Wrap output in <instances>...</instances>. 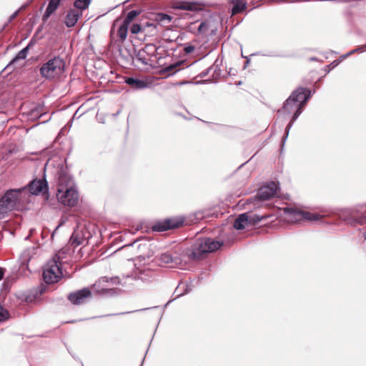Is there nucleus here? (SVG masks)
<instances>
[{
  "label": "nucleus",
  "instance_id": "1",
  "mask_svg": "<svg viewBox=\"0 0 366 366\" xmlns=\"http://www.w3.org/2000/svg\"><path fill=\"white\" fill-rule=\"evenodd\" d=\"M223 245L221 241H217L209 237L198 239L192 247V250L187 249L184 254L177 251H168L162 253L157 258L160 266L175 267L186 263V257L189 260H199L204 255L214 252Z\"/></svg>",
  "mask_w": 366,
  "mask_h": 366
},
{
  "label": "nucleus",
  "instance_id": "2",
  "mask_svg": "<svg viewBox=\"0 0 366 366\" xmlns=\"http://www.w3.org/2000/svg\"><path fill=\"white\" fill-rule=\"evenodd\" d=\"M28 199L26 187L8 189L0 199V219L9 212L20 209Z\"/></svg>",
  "mask_w": 366,
  "mask_h": 366
},
{
  "label": "nucleus",
  "instance_id": "3",
  "mask_svg": "<svg viewBox=\"0 0 366 366\" xmlns=\"http://www.w3.org/2000/svg\"><path fill=\"white\" fill-rule=\"evenodd\" d=\"M42 276L44 281L48 285L54 284L61 279L62 271L58 254H56L44 266Z\"/></svg>",
  "mask_w": 366,
  "mask_h": 366
},
{
  "label": "nucleus",
  "instance_id": "4",
  "mask_svg": "<svg viewBox=\"0 0 366 366\" xmlns=\"http://www.w3.org/2000/svg\"><path fill=\"white\" fill-rule=\"evenodd\" d=\"M65 62L59 56H54L44 63L39 69L42 77L50 79L64 71Z\"/></svg>",
  "mask_w": 366,
  "mask_h": 366
},
{
  "label": "nucleus",
  "instance_id": "5",
  "mask_svg": "<svg viewBox=\"0 0 366 366\" xmlns=\"http://www.w3.org/2000/svg\"><path fill=\"white\" fill-rule=\"evenodd\" d=\"M345 224L351 227L366 224V206L345 209Z\"/></svg>",
  "mask_w": 366,
  "mask_h": 366
},
{
  "label": "nucleus",
  "instance_id": "6",
  "mask_svg": "<svg viewBox=\"0 0 366 366\" xmlns=\"http://www.w3.org/2000/svg\"><path fill=\"white\" fill-rule=\"evenodd\" d=\"M302 107H301V104L296 103L293 100H291L289 104H287V99L284 103L283 107L281 109L278 111V112H285L287 114H290L293 113L292 118L290 121V122L287 124L285 129V134L282 137V147H283L287 137L289 134L290 129L292 127L294 122L296 121V119L299 117V116L302 112Z\"/></svg>",
  "mask_w": 366,
  "mask_h": 366
},
{
  "label": "nucleus",
  "instance_id": "7",
  "mask_svg": "<svg viewBox=\"0 0 366 366\" xmlns=\"http://www.w3.org/2000/svg\"><path fill=\"white\" fill-rule=\"evenodd\" d=\"M57 199L59 202L65 206L74 207L79 201V193L76 187H71L68 188L57 189Z\"/></svg>",
  "mask_w": 366,
  "mask_h": 366
},
{
  "label": "nucleus",
  "instance_id": "8",
  "mask_svg": "<svg viewBox=\"0 0 366 366\" xmlns=\"http://www.w3.org/2000/svg\"><path fill=\"white\" fill-rule=\"evenodd\" d=\"M183 217H171L155 222L152 225V230L155 232H164L169 229L178 228L184 224Z\"/></svg>",
  "mask_w": 366,
  "mask_h": 366
},
{
  "label": "nucleus",
  "instance_id": "9",
  "mask_svg": "<svg viewBox=\"0 0 366 366\" xmlns=\"http://www.w3.org/2000/svg\"><path fill=\"white\" fill-rule=\"evenodd\" d=\"M132 276L135 280H140L143 284L149 285L156 280L157 273L149 266H144L137 267Z\"/></svg>",
  "mask_w": 366,
  "mask_h": 366
},
{
  "label": "nucleus",
  "instance_id": "10",
  "mask_svg": "<svg viewBox=\"0 0 366 366\" xmlns=\"http://www.w3.org/2000/svg\"><path fill=\"white\" fill-rule=\"evenodd\" d=\"M285 212L289 215L290 219L292 222H299L300 220L317 221L321 216L317 214L304 212L295 208L287 207Z\"/></svg>",
  "mask_w": 366,
  "mask_h": 366
},
{
  "label": "nucleus",
  "instance_id": "11",
  "mask_svg": "<svg viewBox=\"0 0 366 366\" xmlns=\"http://www.w3.org/2000/svg\"><path fill=\"white\" fill-rule=\"evenodd\" d=\"M25 187L28 191V195L46 194L49 192L47 181L45 178L34 179L31 181Z\"/></svg>",
  "mask_w": 366,
  "mask_h": 366
},
{
  "label": "nucleus",
  "instance_id": "12",
  "mask_svg": "<svg viewBox=\"0 0 366 366\" xmlns=\"http://www.w3.org/2000/svg\"><path fill=\"white\" fill-rule=\"evenodd\" d=\"M279 189L280 186L278 182H268L259 188L256 194V197L260 201L268 200L276 195Z\"/></svg>",
  "mask_w": 366,
  "mask_h": 366
},
{
  "label": "nucleus",
  "instance_id": "13",
  "mask_svg": "<svg viewBox=\"0 0 366 366\" xmlns=\"http://www.w3.org/2000/svg\"><path fill=\"white\" fill-rule=\"evenodd\" d=\"M311 97V91L307 88L299 87L292 92L291 95L287 98V104L293 100L296 103L301 104L303 108L307 102Z\"/></svg>",
  "mask_w": 366,
  "mask_h": 366
},
{
  "label": "nucleus",
  "instance_id": "14",
  "mask_svg": "<svg viewBox=\"0 0 366 366\" xmlns=\"http://www.w3.org/2000/svg\"><path fill=\"white\" fill-rule=\"evenodd\" d=\"M58 187L57 189H66L74 186L73 178L63 168H60L57 173Z\"/></svg>",
  "mask_w": 366,
  "mask_h": 366
},
{
  "label": "nucleus",
  "instance_id": "15",
  "mask_svg": "<svg viewBox=\"0 0 366 366\" xmlns=\"http://www.w3.org/2000/svg\"><path fill=\"white\" fill-rule=\"evenodd\" d=\"M92 292L88 287H84L76 292H71L68 295L69 300L74 305H80L84 302V300L90 297Z\"/></svg>",
  "mask_w": 366,
  "mask_h": 366
},
{
  "label": "nucleus",
  "instance_id": "16",
  "mask_svg": "<svg viewBox=\"0 0 366 366\" xmlns=\"http://www.w3.org/2000/svg\"><path fill=\"white\" fill-rule=\"evenodd\" d=\"M82 16V11L75 9H70L65 17L64 23L69 28L75 26L79 19Z\"/></svg>",
  "mask_w": 366,
  "mask_h": 366
},
{
  "label": "nucleus",
  "instance_id": "17",
  "mask_svg": "<svg viewBox=\"0 0 366 366\" xmlns=\"http://www.w3.org/2000/svg\"><path fill=\"white\" fill-rule=\"evenodd\" d=\"M37 248L31 247L24 249L20 255L21 266H27L31 259L36 254Z\"/></svg>",
  "mask_w": 366,
  "mask_h": 366
},
{
  "label": "nucleus",
  "instance_id": "18",
  "mask_svg": "<svg viewBox=\"0 0 366 366\" xmlns=\"http://www.w3.org/2000/svg\"><path fill=\"white\" fill-rule=\"evenodd\" d=\"M61 0H49L44 14L42 16V21L46 22L48 19L57 10Z\"/></svg>",
  "mask_w": 366,
  "mask_h": 366
},
{
  "label": "nucleus",
  "instance_id": "19",
  "mask_svg": "<svg viewBox=\"0 0 366 366\" xmlns=\"http://www.w3.org/2000/svg\"><path fill=\"white\" fill-rule=\"evenodd\" d=\"M199 4L194 1H177L174 3L173 8L179 10L195 11Z\"/></svg>",
  "mask_w": 366,
  "mask_h": 366
},
{
  "label": "nucleus",
  "instance_id": "20",
  "mask_svg": "<svg viewBox=\"0 0 366 366\" xmlns=\"http://www.w3.org/2000/svg\"><path fill=\"white\" fill-rule=\"evenodd\" d=\"M149 27H152L153 29H155V24L154 23L146 22L144 24H133L130 28V31L133 34H137L139 33H147L148 31V29Z\"/></svg>",
  "mask_w": 366,
  "mask_h": 366
},
{
  "label": "nucleus",
  "instance_id": "21",
  "mask_svg": "<svg viewBox=\"0 0 366 366\" xmlns=\"http://www.w3.org/2000/svg\"><path fill=\"white\" fill-rule=\"evenodd\" d=\"M125 83L134 89H142L148 86V83L144 80L129 76L125 79Z\"/></svg>",
  "mask_w": 366,
  "mask_h": 366
},
{
  "label": "nucleus",
  "instance_id": "22",
  "mask_svg": "<svg viewBox=\"0 0 366 366\" xmlns=\"http://www.w3.org/2000/svg\"><path fill=\"white\" fill-rule=\"evenodd\" d=\"M215 31L216 29L212 26V21L209 20L202 21L197 27L198 34H213Z\"/></svg>",
  "mask_w": 366,
  "mask_h": 366
},
{
  "label": "nucleus",
  "instance_id": "23",
  "mask_svg": "<svg viewBox=\"0 0 366 366\" xmlns=\"http://www.w3.org/2000/svg\"><path fill=\"white\" fill-rule=\"evenodd\" d=\"M109 282H111L112 285H119L120 283V281H119V279L118 277H111V278H109L107 277H101L99 280L97 284L99 286L100 285L102 286V294H106V293L110 292L113 290L112 289H107V288L104 287V283H108Z\"/></svg>",
  "mask_w": 366,
  "mask_h": 366
},
{
  "label": "nucleus",
  "instance_id": "24",
  "mask_svg": "<svg viewBox=\"0 0 366 366\" xmlns=\"http://www.w3.org/2000/svg\"><path fill=\"white\" fill-rule=\"evenodd\" d=\"M29 52V47H24L20 50L12 60L0 71V75L6 70L11 67V66L19 60H24L26 58Z\"/></svg>",
  "mask_w": 366,
  "mask_h": 366
},
{
  "label": "nucleus",
  "instance_id": "25",
  "mask_svg": "<svg viewBox=\"0 0 366 366\" xmlns=\"http://www.w3.org/2000/svg\"><path fill=\"white\" fill-rule=\"evenodd\" d=\"M233 226L237 230H242L247 226H249L248 223V213L240 214L234 220Z\"/></svg>",
  "mask_w": 366,
  "mask_h": 366
},
{
  "label": "nucleus",
  "instance_id": "26",
  "mask_svg": "<svg viewBox=\"0 0 366 366\" xmlns=\"http://www.w3.org/2000/svg\"><path fill=\"white\" fill-rule=\"evenodd\" d=\"M45 114L44 106L39 104L28 112V117L31 119L41 118Z\"/></svg>",
  "mask_w": 366,
  "mask_h": 366
},
{
  "label": "nucleus",
  "instance_id": "27",
  "mask_svg": "<svg viewBox=\"0 0 366 366\" xmlns=\"http://www.w3.org/2000/svg\"><path fill=\"white\" fill-rule=\"evenodd\" d=\"M230 1L233 4V14L241 13L247 9V3L242 0H230Z\"/></svg>",
  "mask_w": 366,
  "mask_h": 366
},
{
  "label": "nucleus",
  "instance_id": "28",
  "mask_svg": "<svg viewBox=\"0 0 366 366\" xmlns=\"http://www.w3.org/2000/svg\"><path fill=\"white\" fill-rule=\"evenodd\" d=\"M129 26V25L122 22L117 30V35L121 41V43H122L127 39Z\"/></svg>",
  "mask_w": 366,
  "mask_h": 366
},
{
  "label": "nucleus",
  "instance_id": "29",
  "mask_svg": "<svg viewBox=\"0 0 366 366\" xmlns=\"http://www.w3.org/2000/svg\"><path fill=\"white\" fill-rule=\"evenodd\" d=\"M90 2L91 0H76L74 3V6L75 9L82 11L89 7Z\"/></svg>",
  "mask_w": 366,
  "mask_h": 366
},
{
  "label": "nucleus",
  "instance_id": "30",
  "mask_svg": "<svg viewBox=\"0 0 366 366\" xmlns=\"http://www.w3.org/2000/svg\"><path fill=\"white\" fill-rule=\"evenodd\" d=\"M265 216H260L256 214L248 213V223L249 226H254L261 222L262 219H265Z\"/></svg>",
  "mask_w": 366,
  "mask_h": 366
},
{
  "label": "nucleus",
  "instance_id": "31",
  "mask_svg": "<svg viewBox=\"0 0 366 366\" xmlns=\"http://www.w3.org/2000/svg\"><path fill=\"white\" fill-rule=\"evenodd\" d=\"M134 54L135 58L138 61L141 62L143 65L149 64V59L145 56L146 54H144L142 49L135 51Z\"/></svg>",
  "mask_w": 366,
  "mask_h": 366
},
{
  "label": "nucleus",
  "instance_id": "32",
  "mask_svg": "<svg viewBox=\"0 0 366 366\" xmlns=\"http://www.w3.org/2000/svg\"><path fill=\"white\" fill-rule=\"evenodd\" d=\"M139 14V11H137V10H132L128 12V14H127V16H125V18L123 20V22L128 24V25H130V24L132 23V21Z\"/></svg>",
  "mask_w": 366,
  "mask_h": 366
},
{
  "label": "nucleus",
  "instance_id": "33",
  "mask_svg": "<svg viewBox=\"0 0 366 366\" xmlns=\"http://www.w3.org/2000/svg\"><path fill=\"white\" fill-rule=\"evenodd\" d=\"M157 20L160 23H170L172 17L167 14L159 13L157 15Z\"/></svg>",
  "mask_w": 366,
  "mask_h": 366
},
{
  "label": "nucleus",
  "instance_id": "34",
  "mask_svg": "<svg viewBox=\"0 0 366 366\" xmlns=\"http://www.w3.org/2000/svg\"><path fill=\"white\" fill-rule=\"evenodd\" d=\"M157 46L154 44H147L142 50L144 54L148 55H154V54L157 51Z\"/></svg>",
  "mask_w": 366,
  "mask_h": 366
},
{
  "label": "nucleus",
  "instance_id": "35",
  "mask_svg": "<svg viewBox=\"0 0 366 366\" xmlns=\"http://www.w3.org/2000/svg\"><path fill=\"white\" fill-rule=\"evenodd\" d=\"M9 318V313L7 310L0 305V322L5 321Z\"/></svg>",
  "mask_w": 366,
  "mask_h": 366
},
{
  "label": "nucleus",
  "instance_id": "36",
  "mask_svg": "<svg viewBox=\"0 0 366 366\" xmlns=\"http://www.w3.org/2000/svg\"><path fill=\"white\" fill-rule=\"evenodd\" d=\"M218 60L217 59L214 64L211 66L213 67V74L212 77L216 78L221 75V71L219 69V65L217 64Z\"/></svg>",
  "mask_w": 366,
  "mask_h": 366
},
{
  "label": "nucleus",
  "instance_id": "37",
  "mask_svg": "<svg viewBox=\"0 0 366 366\" xmlns=\"http://www.w3.org/2000/svg\"><path fill=\"white\" fill-rule=\"evenodd\" d=\"M181 64H182V61H177L176 63L169 64L165 67L164 70L167 72L172 71L175 69L177 71L178 69H177V68Z\"/></svg>",
  "mask_w": 366,
  "mask_h": 366
},
{
  "label": "nucleus",
  "instance_id": "38",
  "mask_svg": "<svg viewBox=\"0 0 366 366\" xmlns=\"http://www.w3.org/2000/svg\"><path fill=\"white\" fill-rule=\"evenodd\" d=\"M342 59H343V55L340 56L338 59L333 61L330 64L327 65V68H328V71H330L336 67L341 62Z\"/></svg>",
  "mask_w": 366,
  "mask_h": 366
},
{
  "label": "nucleus",
  "instance_id": "39",
  "mask_svg": "<svg viewBox=\"0 0 366 366\" xmlns=\"http://www.w3.org/2000/svg\"><path fill=\"white\" fill-rule=\"evenodd\" d=\"M19 10H16L15 12H14L9 17V19H8V21L4 25V26L2 27V29H1V31H3L9 24H10L13 20H14L16 16L19 15Z\"/></svg>",
  "mask_w": 366,
  "mask_h": 366
},
{
  "label": "nucleus",
  "instance_id": "40",
  "mask_svg": "<svg viewBox=\"0 0 366 366\" xmlns=\"http://www.w3.org/2000/svg\"><path fill=\"white\" fill-rule=\"evenodd\" d=\"M71 241L72 244H76L77 246L82 244L81 239H79L74 233L71 237Z\"/></svg>",
  "mask_w": 366,
  "mask_h": 366
},
{
  "label": "nucleus",
  "instance_id": "41",
  "mask_svg": "<svg viewBox=\"0 0 366 366\" xmlns=\"http://www.w3.org/2000/svg\"><path fill=\"white\" fill-rule=\"evenodd\" d=\"M194 46L192 44H186L184 47V51L186 54H191L194 50Z\"/></svg>",
  "mask_w": 366,
  "mask_h": 366
},
{
  "label": "nucleus",
  "instance_id": "42",
  "mask_svg": "<svg viewBox=\"0 0 366 366\" xmlns=\"http://www.w3.org/2000/svg\"><path fill=\"white\" fill-rule=\"evenodd\" d=\"M212 69L213 67H209L207 69L204 70L199 74L200 77L203 78L207 76Z\"/></svg>",
  "mask_w": 366,
  "mask_h": 366
},
{
  "label": "nucleus",
  "instance_id": "43",
  "mask_svg": "<svg viewBox=\"0 0 366 366\" xmlns=\"http://www.w3.org/2000/svg\"><path fill=\"white\" fill-rule=\"evenodd\" d=\"M365 48H366V44H365V46H363L362 47H360V48H358V49H357V50H361V51H362ZM355 51H357V49L352 50V51H350V52H348V53H347V54H345V55H344L345 59L346 57H347V56H350V55H351L353 52H355Z\"/></svg>",
  "mask_w": 366,
  "mask_h": 366
},
{
  "label": "nucleus",
  "instance_id": "44",
  "mask_svg": "<svg viewBox=\"0 0 366 366\" xmlns=\"http://www.w3.org/2000/svg\"><path fill=\"white\" fill-rule=\"evenodd\" d=\"M156 33V28L154 29H152V27H149L148 29V31L147 33H144V35H150V36H153Z\"/></svg>",
  "mask_w": 366,
  "mask_h": 366
},
{
  "label": "nucleus",
  "instance_id": "45",
  "mask_svg": "<svg viewBox=\"0 0 366 366\" xmlns=\"http://www.w3.org/2000/svg\"><path fill=\"white\" fill-rule=\"evenodd\" d=\"M32 1V0H30L29 1H28L27 3H25L18 10H19V12L25 10L28 6L29 5V4Z\"/></svg>",
  "mask_w": 366,
  "mask_h": 366
},
{
  "label": "nucleus",
  "instance_id": "46",
  "mask_svg": "<svg viewBox=\"0 0 366 366\" xmlns=\"http://www.w3.org/2000/svg\"><path fill=\"white\" fill-rule=\"evenodd\" d=\"M36 43V41L34 39H31L27 46L26 47H29V49L33 46Z\"/></svg>",
  "mask_w": 366,
  "mask_h": 366
},
{
  "label": "nucleus",
  "instance_id": "47",
  "mask_svg": "<svg viewBox=\"0 0 366 366\" xmlns=\"http://www.w3.org/2000/svg\"><path fill=\"white\" fill-rule=\"evenodd\" d=\"M5 269L2 267H0V280L4 278Z\"/></svg>",
  "mask_w": 366,
  "mask_h": 366
},
{
  "label": "nucleus",
  "instance_id": "48",
  "mask_svg": "<svg viewBox=\"0 0 366 366\" xmlns=\"http://www.w3.org/2000/svg\"><path fill=\"white\" fill-rule=\"evenodd\" d=\"M309 60H310V61H320V60L318 58H317V57H310V58L309 59Z\"/></svg>",
  "mask_w": 366,
  "mask_h": 366
},
{
  "label": "nucleus",
  "instance_id": "49",
  "mask_svg": "<svg viewBox=\"0 0 366 366\" xmlns=\"http://www.w3.org/2000/svg\"><path fill=\"white\" fill-rule=\"evenodd\" d=\"M249 59L247 58V61L245 62V64H244V68H246V67H247V66L249 64Z\"/></svg>",
  "mask_w": 366,
  "mask_h": 366
},
{
  "label": "nucleus",
  "instance_id": "50",
  "mask_svg": "<svg viewBox=\"0 0 366 366\" xmlns=\"http://www.w3.org/2000/svg\"><path fill=\"white\" fill-rule=\"evenodd\" d=\"M194 25H195V23H192V24H190V26H189V29H190V30H192V29H193V27H194Z\"/></svg>",
  "mask_w": 366,
  "mask_h": 366
},
{
  "label": "nucleus",
  "instance_id": "51",
  "mask_svg": "<svg viewBox=\"0 0 366 366\" xmlns=\"http://www.w3.org/2000/svg\"><path fill=\"white\" fill-rule=\"evenodd\" d=\"M280 2H282V3H287L289 2L288 0H280Z\"/></svg>",
  "mask_w": 366,
  "mask_h": 366
},
{
  "label": "nucleus",
  "instance_id": "52",
  "mask_svg": "<svg viewBox=\"0 0 366 366\" xmlns=\"http://www.w3.org/2000/svg\"><path fill=\"white\" fill-rule=\"evenodd\" d=\"M325 71L327 72V73L329 72L328 71V68H327V66L325 67Z\"/></svg>",
  "mask_w": 366,
  "mask_h": 366
},
{
  "label": "nucleus",
  "instance_id": "53",
  "mask_svg": "<svg viewBox=\"0 0 366 366\" xmlns=\"http://www.w3.org/2000/svg\"><path fill=\"white\" fill-rule=\"evenodd\" d=\"M1 31L0 30V32H1Z\"/></svg>",
  "mask_w": 366,
  "mask_h": 366
}]
</instances>
